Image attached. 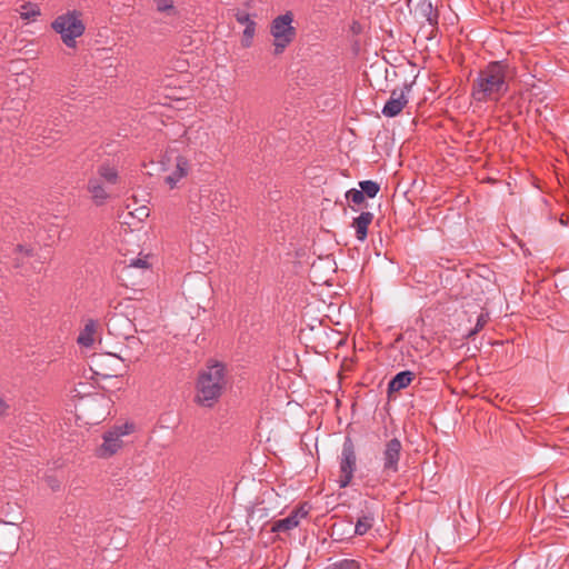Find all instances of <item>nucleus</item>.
<instances>
[{"label": "nucleus", "mask_w": 569, "mask_h": 569, "mask_svg": "<svg viewBox=\"0 0 569 569\" xmlns=\"http://www.w3.org/2000/svg\"><path fill=\"white\" fill-rule=\"evenodd\" d=\"M508 66L502 61L490 62L472 83L471 96L477 102H497L509 90Z\"/></svg>", "instance_id": "nucleus-1"}, {"label": "nucleus", "mask_w": 569, "mask_h": 569, "mask_svg": "<svg viewBox=\"0 0 569 569\" xmlns=\"http://www.w3.org/2000/svg\"><path fill=\"white\" fill-rule=\"evenodd\" d=\"M32 251H33L32 248H27L24 246L18 244L14 248V254H17V258H14L16 259L14 267L16 268L20 267L23 262V258L32 256Z\"/></svg>", "instance_id": "nucleus-20"}, {"label": "nucleus", "mask_w": 569, "mask_h": 569, "mask_svg": "<svg viewBox=\"0 0 569 569\" xmlns=\"http://www.w3.org/2000/svg\"><path fill=\"white\" fill-rule=\"evenodd\" d=\"M402 456V443L398 438L386 441L382 452V473L391 477L399 471V462Z\"/></svg>", "instance_id": "nucleus-7"}, {"label": "nucleus", "mask_w": 569, "mask_h": 569, "mask_svg": "<svg viewBox=\"0 0 569 569\" xmlns=\"http://www.w3.org/2000/svg\"><path fill=\"white\" fill-rule=\"evenodd\" d=\"M360 189L363 192V196L368 198H375L380 190L379 183L372 180H365L359 182Z\"/></svg>", "instance_id": "nucleus-18"}, {"label": "nucleus", "mask_w": 569, "mask_h": 569, "mask_svg": "<svg viewBox=\"0 0 569 569\" xmlns=\"http://www.w3.org/2000/svg\"><path fill=\"white\" fill-rule=\"evenodd\" d=\"M410 87L405 86L402 90H392L389 100L382 108V114L388 118L398 116L408 103L406 91H409Z\"/></svg>", "instance_id": "nucleus-8"}, {"label": "nucleus", "mask_w": 569, "mask_h": 569, "mask_svg": "<svg viewBox=\"0 0 569 569\" xmlns=\"http://www.w3.org/2000/svg\"><path fill=\"white\" fill-rule=\"evenodd\" d=\"M88 193L90 194L91 201L97 206L101 207L107 203V201L111 198L110 187L99 181L98 178L90 177L87 181L86 187Z\"/></svg>", "instance_id": "nucleus-9"}, {"label": "nucleus", "mask_w": 569, "mask_h": 569, "mask_svg": "<svg viewBox=\"0 0 569 569\" xmlns=\"http://www.w3.org/2000/svg\"><path fill=\"white\" fill-rule=\"evenodd\" d=\"M157 9L161 12L174 13L172 0H156Z\"/></svg>", "instance_id": "nucleus-24"}, {"label": "nucleus", "mask_w": 569, "mask_h": 569, "mask_svg": "<svg viewBox=\"0 0 569 569\" xmlns=\"http://www.w3.org/2000/svg\"><path fill=\"white\" fill-rule=\"evenodd\" d=\"M129 267H134V268H147V267H148V262H147V260H144V259L137 258V259H132V260L130 261Z\"/></svg>", "instance_id": "nucleus-28"}, {"label": "nucleus", "mask_w": 569, "mask_h": 569, "mask_svg": "<svg viewBox=\"0 0 569 569\" xmlns=\"http://www.w3.org/2000/svg\"><path fill=\"white\" fill-rule=\"evenodd\" d=\"M96 330V322L90 320L83 331L78 337V343L83 347H90L93 343V332Z\"/></svg>", "instance_id": "nucleus-17"}, {"label": "nucleus", "mask_w": 569, "mask_h": 569, "mask_svg": "<svg viewBox=\"0 0 569 569\" xmlns=\"http://www.w3.org/2000/svg\"><path fill=\"white\" fill-rule=\"evenodd\" d=\"M413 372L406 370L398 372L388 383V392H398L407 388L413 380Z\"/></svg>", "instance_id": "nucleus-15"}, {"label": "nucleus", "mask_w": 569, "mask_h": 569, "mask_svg": "<svg viewBox=\"0 0 569 569\" xmlns=\"http://www.w3.org/2000/svg\"><path fill=\"white\" fill-rule=\"evenodd\" d=\"M326 569H360V565L358 561L353 559H342L338 562L332 563Z\"/></svg>", "instance_id": "nucleus-21"}, {"label": "nucleus", "mask_w": 569, "mask_h": 569, "mask_svg": "<svg viewBox=\"0 0 569 569\" xmlns=\"http://www.w3.org/2000/svg\"><path fill=\"white\" fill-rule=\"evenodd\" d=\"M417 14L422 18L426 22H428L431 27H437L439 13L433 8L431 1L429 0H420L416 7Z\"/></svg>", "instance_id": "nucleus-13"}, {"label": "nucleus", "mask_w": 569, "mask_h": 569, "mask_svg": "<svg viewBox=\"0 0 569 569\" xmlns=\"http://www.w3.org/2000/svg\"><path fill=\"white\" fill-rule=\"evenodd\" d=\"M356 469V447L352 439L350 437H346L339 456V488H347L351 483Z\"/></svg>", "instance_id": "nucleus-5"}, {"label": "nucleus", "mask_w": 569, "mask_h": 569, "mask_svg": "<svg viewBox=\"0 0 569 569\" xmlns=\"http://www.w3.org/2000/svg\"><path fill=\"white\" fill-rule=\"evenodd\" d=\"M20 79L23 82V84H26L30 80L29 76L27 74H20Z\"/></svg>", "instance_id": "nucleus-31"}, {"label": "nucleus", "mask_w": 569, "mask_h": 569, "mask_svg": "<svg viewBox=\"0 0 569 569\" xmlns=\"http://www.w3.org/2000/svg\"><path fill=\"white\" fill-rule=\"evenodd\" d=\"M293 13L287 11L276 17L270 23V34L273 38V53L281 54L295 40L297 31L292 26Z\"/></svg>", "instance_id": "nucleus-4"}, {"label": "nucleus", "mask_w": 569, "mask_h": 569, "mask_svg": "<svg viewBox=\"0 0 569 569\" xmlns=\"http://www.w3.org/2000/svg\"><path fill=\"white\" fill-rule=\"evenodd\" d=\"M46 482L47 485L53 490V491H57L60 489V482L58 479H56L54 477L52 476H48L46 477Z\"/></svg>", "instance_id": "nucleus-27"}, {"label": "nucleus", "mask_w": 569, "mask_h": 569, "mask_svg": "<svg viewBox=\"0 0 569 569\" xmlns=\"http://www.w3.org/2000/svg\"><path fill=\"white\" fill-rule=\"evenodd\" d=\"M254 33H256V22L254 21H251L248 24H244L243 37L241 40V44L243 48L251 47Z\"/></svg>", "instance_id": "nucleus-19"}, {"label": "nucleus", "mask_w": 569, "mask_h": 569, "mask_svg": "<svg viewBox=\"0 0 569 569\" xmlns=\"http://www.w3.org/2000/svg\"><path fill=\"white\" fill-rule=\"evenodd\" d=\"M21 18L24 20L33 19L40 14V10L37 6L24 4L21 7Z\"/></svg>", "instance_id": "nucleus-22"}, {"label": "nucleus", "mask_w": 569, "mask_h": 569, "mask_svg": "<svg viewBox=\"0 0 569 569\" xmlns=\"http://www.w3.org/2000/svg\"><path fill=\"white\" fill-rule=\"evenodd\" d=\"M130 346L138 345L139 340L136 337L127 338Z\"/></svg>", "instance_id": "nucleus-30"}, {"label": "nucleus", "mask_w": 569, "mask_h": 569, "mask_svg": "<svg viewBox=\"0 0 569 569\" xmlns=\"http://www.w3.org/2000/svg\"><path fill=\"white\" fill-rule=\"evenodd\" d=\"M226 387V368L216 362L199 373L196 401L203 407H212L221 397Z\"/></svg>", "instance_id": "nucleus-2"}, {"label": "nucleus", "mask_w": 569, "mask_h": 569, "mask_svg": "<svg viewBox=\"0 0 569 569\" xmlns=\"http://www.w3.org/2000/svg\"><path fill=\"white\" fill-rule=\"evenodd\" d=\"M346 198L352 201L355 204H360L365 201L363 192L358 189H350L346 192Z\"/></svg>", "instance_id": "nucleus-23"}, {"label": "nucleus", "mask_w": 569, "mask_h": 569, "mask_svg": "<svg viewBox=\"0 0 569 569\" xmlns=\"http://www.w3.org/2000/svg\"><path fill=\"white\" fill-rule=\"evenodd\" d=\"M308 516V510L305 507L293 509L289 516L283 519H279L272 523V532H288L298 527L300 519Z\"/></svg>", "instance_id": "nucleus-11"}, {"label": "nucleus", "mask_w": 569, "mask_h": 569, "mask_svg": "<svg viewBox=\"0 0 569 569\" xmlns=\"http://www.w3.org/2000/svg\"><path fill=\"white\" fill-rule=\"evenodd\" d=\"M132 423H124L122 426H116L111 430L103 435V442L97 449V455L100 458H110L116 455L123 445L121 437L129 435L133 431Z\"/></svg>", "instance_id": "nucleus-6"}, {"label": "nucleus", "mask_w": 569, "mask_h": 569, "mask_svg": "<svg viewBox=\"0 0 569 569\" xmlns=\"http://www.w3.org/2000/svg\"><path fill=\"white\" fill-rule=\"evenodd\" d=\"M375 523V513L373 511L367 509L361 511V516L358 518L355 526V535L363 536L366 535Z\"/></svg>", "instance_id": "nucleus-16"}, {"label": "nucleus", "mask_w": 569, "mask_h": 569, "mask_svg": "<svg viewBox=\"0 0 569 569\" xmlns=\"http://www.w3.org/2000/svg\"><path fill=\"white\" fill-rule=\"evenodd\" d=\"M487 321H488V315L480 313L478 316L476 327L469 332V337L475 336L477 332H479L485 327Z\"/></svg>", "instance_id": "nucleus-25"}, {"label": "nucleus", "mask_w": 569, "mask_h": 569, "mask_svg": "<svg viewBox=\"0 0 569 569\" xmlns=\"http://www.w3.org/2000/svg\"><path fill=\"white\" fill-rule=\"evenodd\" d=\"M373 220V213L370 211L361 212L353 219L352 227L356 229V237L359 241H365L368 234V227Z\"/></svg>", "instance_id": "nucleus-14"}, {"label": "nucleus", "mask_w": 569, "mask_h": 569, "mask_svg": "<svg viewBox=\"0 0 569 569\" xmlns=\"http://www.w3.org/2000/svg\"><path fill=\"white\" fill-rule=\"evenodd\" d=\"M236 19H237V21H238L239 23H241V24H243V26H244V24H248V23H249V22H251V21H253V20L251 19L250 14H249V13H247V12H238V13L236 14Z\"/></svg>", "instance_id": "nucleus-26"}, {"label": "nucleus", "mask_w": 569, "mask_h": 569, "mask_svg": "<svg viewBox=\"0 0 569 569\" xmlns=\"http://www.w3.org/2000/svg\"><path fill=\"white\" fill-rule=\"evenodd\" d=\"M9 405L0 397V417L8 413Z\"/></svg>", "instance_id": "nucleus-29"}, {"label": "nucleus", "mask_w": 569, "mask_h": 569, "mask_svg": "<svg viewBox=\"0 0 569 569\" xmlns=\"http://www.w3.org/2000/svg\"><path fill=\"white\" fill-rule=\"evenodd\" d=\"M51 28L60 34L62 42L68 48H76V39L81 37L86 31V26L81 20V13L77 10L58 16L52 21Z\"/></svg>", "instance_id": "nucleus-3"}, {"label": "nucleus", "mask_w": 569, "mask_h": 569, "mask_svg": "<svg viewBox=\"0 0 569 569\" xmlns=\"http://www.w3.org/2000/svg\"><path fill=\"white\" fill-rule=\"evenodd\" d=\"M98 178L109 187L118 184L120 180L119 169L113 160H106L97 166L96 172L91 176Z\"/></svg>", "instance_id": "nucleus-10"}, {"label": "nucleus", "mask_w": 569, "mask_h": 569, "mask_svg": "<svg viewBox=\"0 0 569 569\" xmlns=\"http://www.w3.org/2000/svg\"><path fill=\"white\" fill-rule=\"evenodd\" d=\"M189 171V161L184 157H177L176 169L164 178V182L173 189L177 183L187 176Z\"/></svg>", "instance_id": "nucleus-12"}]
</instances>
